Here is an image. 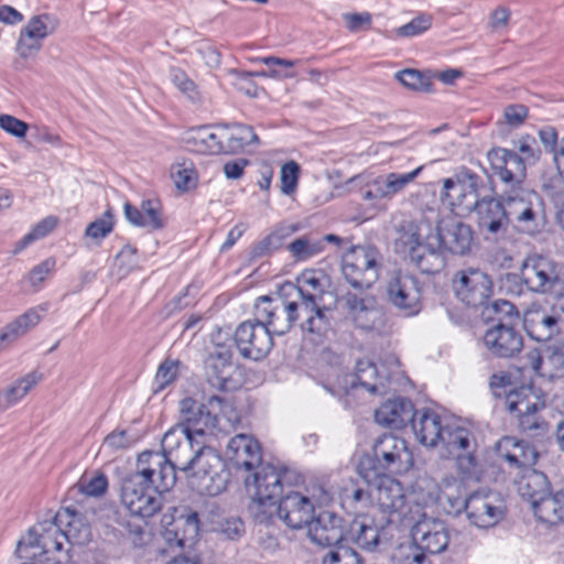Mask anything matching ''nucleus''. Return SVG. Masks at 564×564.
<instances>
[{"label": "nucleus", "instance_id": "1", "mask_svg": "<svg viewBox=\"0 0 564 564\" xmlns=\"http://www.w3.org/2000/svg\"><path fill=\"white\" fill-rule=\"evenodd\" d=\"M163 458L139 455L135 471L121 484V501L132 516L149 518L162 507L161 494L173 487L172 468L160 469Z\"/></svg>", "mask_w": 564, "mask_h": 564}, {"label": "nucleus", "instance_id": "2", "mask_svg": "<svg viewBox=\"0 0 564 564\" xmlns=\"http://www.w3.org/2000/svg\"><path fill=\"white\" fill-rule=\"evenodd\" d=\"M435 226L422 215L404 219L397 227L394 248L404 253L422 273L436 274L446 265V257L435 242Z\"/></svg>", "mask_w": 564, "mask_h": 564}, {"label": "nucleus", "instance_id": "3", "mask_svg": "<svg viewBox=\"0 0 564 564\" xmlns=\"http://www.w3.org/2000/svg\"><path fill=\"white\" fill-rule=\"evenodd\" d=\"M286 294L301 304L305 319L301 323L303 334L314 343H321L330 329L327 310L321 306L324 297L322 274L305 270L297 276L296 283L282 285Z\"/></svg>", "mask_w": 564, "mask_h": 564}, {"label": "nucleus", "instance_id": "4", "mask_svg": "<svg viewBox=\"0 0 564 564\" xmlns=\"http://www.w3.org/2000/svg\"><path fill=\"white\" fill-rule=\"evenodd\" d=\"M414 465V458L408 443L393 434H383L372 446V455L365 456L358 465V475L364 480H371L387 471L405 474Z\"/></svg>", "mask_w": 564, "mask_h": 564}, {"label": "nucleus", "instance_id": "5", "mask_svg": "<svg viewBox=\"0 0 564 564\" xmlns=\"http://www.w3.org/2000/svg\"><path fill=\"white\" fill-rule=\"evenodd\" d=\"M508 225L518 231L534 235L543 225V200L541 196L522 186L510 187L502 194Z\"/></svg>", "mask_w": 564, "mask_h": 564}, {"label": "nucleus", "instance_id": "6", "mask_svg": "<svg viewBox=\"0 0 564 564\" xmlns=\"http://www.w3.org/2000/svg\"><path fill=\"white\" fill-rule=\"evenodd\" d=\"M254 307L257 318L268 326L272 335H284L296 321L301 324L305 319L301 304L289 296L283 286L274 296L259 297Z\"/></svg>", "mask_w": 564, "mask_h": 564}, {"label": "nucleus", "instance_id": "7", "mask_svg": "<svg viewBox=\"0 0 564 564\" xmlns=\"http://www.w3.org/2000/svg\"><path fill=\"white\" fill-rule=\"evenodd\" d=\"M365 481L373 485L375 508L383 514L386 523L414 520L412 510L408 508L405 489L399 480L379 474Z\"/></svg>", "mask_w": 564, "mask_h": 564}, {"label": "nucleus", "instance_id": "8", "mask_svg": "<svg viewBox=\"0 0 564 564\" xmlns=\"http://www.w3.org/2000/svg\"><path fill=\"white\" fill-rule=\"evenodd\" d=\"M452 501V510H447L448 513H458L464 509L469 522L480 529L495 527L506 516L503 500L491 491H476L466 499H462L457 494L456 500Z\"/></svg>", "mask_w": 564, "mask_h": 564}, {"label": "nucleus", "instance_id": "9", "mask_svg": "<svg viewBox=\"0 0 564 564\" xmlns=\"http://www.w3.org/2000/svg\"><path fill=\"white\" fill-rule=\"evenodd\" d=\"M380 252L372 246H354L343 257L341 271L355 289L368 290L379 279Z\"/></svg>", "mask_w": 564, "mask_h": 564}, {"label": "nucleus", "instance_id": "10", "mask_svg": "<svg viewBox=\"0 0 564 564\" xmlns=\"http://www.w3.org/2000/svg\"><path fill=\"white\" fill-rule=\"evenodd\" d=\"M195 467L187 474L189 485L200 495L218 496L227 487L229 473L221 457L207 448L197 457Z\"/></svg>", "mask_w": 564, "mask_h": 564}, {"label": "nucleus", "instance_id": "11", "mask_svg": "<svg viewBox=\"0 0 564 564\" xmlns=\"http://www.w3.org/2000/svg\"><path fill=\"white\" fill-rule=\"evenodd\" d=\"M481 177L469 169L463 167L453 177L443 181L441 199L452 209L460 213L474 210L479 200V187Z\"/></svg>", "mask_w": 564, "mask_h": 564}, {"label": "nucleus", "instance_id": "12", "mask_svg": "<svg viewBox=\"0 0 564 564\" xmlns=\"http://www.w3.org/2000/svg\"><path fill=\"white\" fill-rule=\"evenodd\" d=\"M505 406L518 419L521 430L543 429L544 422L540 421L536 413L544 409L545 401L531 386H521L518 389L505 391Z\"/></svg>", "mask_w": 564, "mask_h": 564}, {"label": "nucleus", "instance_id": "13", "mask_svg": "<svg viewBox=\"0 0 564 564\" xmlns=\"http://www.w3.org/2000/svg\"><path fill=\"white\" fill-rule=\"evenodd\" d=\"M519 278L529 291L539 294L550 293L561 282L560 267L547 257L530 254L521 264Z\"/></svg>", "mask_w": 564, "mask_h": 564}, {"label": "nucleus", "instance_id": "14", "mask_svg": "<svg viewBox=\"0 0 564 564\" xmlns=\"http://www.w3.org/2000/svg\"><path fill=\"white\" fill-rule=\"evenodd\" d=\"M452 283L456 297L471 307L486 305L494 293L490 276L477 268H466L457 271Z\"/></svg>", "mask_w": 564, "mask_h": 564}, {"label": "nucleus", "instance_id": "15", "mask_svg": "<svg viewBox=\"0 0 564 564\" xmlns=\"http://www.w3.org/2000/svg\"><path fill=\"white\" fill-rule=\"evenodd\" d=\"M460 481L454 476H447L437 482L430 477H420L412 486V502L417 507L440 505L443 509L452 510V500H456L460 491Z\"/></svg>", "mask_w": 564, "mask_h": 564}, {"label": "nucleus", "instance_id": "16", "mask_svg": "<svg viewBox=\"0 0 564 564\" xmlns=\"http://www.w3.org/2000/svg\"><path fill=\"white\" fill-rule=\"evenodd\" d=\"M292 476L293 473L285 467L260 464L251 478L246 479V487L258 500L278 499L282 495L284 486L292 485Z\"/></svg>", "mask_w": 564, "mask_h": 564}, {"label": "nucleus", "instance_id": "17", "mask_svg": "<svg viewBox=\"0 0 564 564\" xmlns=\"http://www.w3.org/2000/svg\"><path fill=\"white\" fill-rule=\"evenodd\" d=\"M234 339L239 354L252 360L264 358L273 347L272 334L258 318L239 324Z\"/></svg>", "mask_w": 564, "mask_h": 564}, {"label": "nucleus", "instance_id": "18", "mask_svg": "<svg viewBox=\"0 0 564 564\" xmlns=\"http://www.w3.org/2000/svg\"><path fill=\"white\" fill-rule=\"evenodd\" d=\"M220 402L209 397L205 403L198 404L193 398H184L180 402V414L183 426L194 435L214 434L218 423L216 409Z\"/></svg>", "mask_w": 564, "mask_h": 564}, {"label": "nucleus", "instance_id": "19", "mask_svg": "<svg viewBox=\"0 0 564 564\" xmlns=\"http://www.w3.org/2000/svg\"><path fill=\"white\" fill-rule=\"evenodd\" d=\"M435 237L436 246L442 248L444 257L445 251L457 256L467 254L474 241L471 227L455 217H446L437 221Z\"/></svg>", "mask_w": 564, "mask_h": 564}, {"label": "nucleus", "instance_id": "20", "mask_svg": "<svg viewBox=\"0 0 564 564\" xmlns=\"http://www.w3.org/2000/svg\"><path fill=\"white\" fill-rule=\"evenodd\" d=\"M389 301L406 316L421 311L422 289L416 276L406 272H397L388 284Z\"/></svg>", "mask_w": 564, "mask_h": 564}, {"label": "nucleus", "instance_id": "21", "mask_svg": "<svg viewBox=\"0 0 564 564\" xmlns=\"http://www.w3.org/2000/svg\"><path fill=\"white\" fill-rule=\"evenodd\" d=\"M412 536L419 547L430 554H440L448 545L449 534L444 521L422 513L414 520Z\"/></svg>", "mask_w": 564, "mask_h": 564}, {"label": "nucleus", "instance_id": "22", "mask_svg": "<svg viewBox=\"0 0 564 564\" xmlns=\"http://www.w3.org/2000/svg\"><path fill=\"white\" fill-rule=\"evenodd\" d=\"M164 528L163 536L171 545L180 547L191 546L199 533V514L196 511L180 514L177 519L173 516L164 513L161 519Z\"/></svg>", "mask_w": 564, "mask_h": 564}, {"label": "nucleus", "instance_id": "23", "mask_svg": "<svg viewBox=\"0 0 564 564\" xmlns=\"http://www.w3.org/2000/svg\"><path fill=\"white\" fill-rule=\"evenodd\" d=\"M487 156L492 170L508 188L521 186L525 177V163L519 154L498 148L490 150Z\"/></svg>", "mask_w": 564, "mask_h": 564}, {"label": "nucleus", "instance_id": "24", "mask_svg": "<svg viewBox=\"0 0 564 564\" xmlns=\"http://www.w3.org/2000/svg\"><path fill=\"white\" fill-rule=\"evenodd\" d=\"M525 367L534 373L554 379L564 369V340L546 346L543 350L532 349L525 355Z\"/></svg>", "mask_w": 564, "mask_h": 564}, {"label": "nucleus", "instance_id": "25", "mask_svg": "<svg viewBox=\"0 0 564 564\" xmlns=\"http://www.w3.org/2000/svg\"><path fill=\"white\" fill-rule=\"evenodd\" d=\"M306 529L308 539L321 546H330L344 539V520L330 511L313 516Z\"/></svg>", "mask_w": 564, "mask_h": 564}, {"label": "nucleus", "instance_id": "26", "mask_svg": "<svg viewBox=\"0 0 564 564\" xmlns=\"http://www.w3.org/2000/svg\"><path fill=\"white\" fill-rule=\"evenodd\" d=\"M348 317L361 329H371L380 316L377 300L364 292H347L343 296Z\"/></svg>", "mask_w": 564, "mask_h": 564}, {"label": "nucleus", "instance_id": "27", "mask_svg": "<svg viewBox=\"0 0 564 564\" xmlns=\"http://www.w3.org/2000/svg\"><path fill=\"white\" fill-rule=\"evenodd\" d=\"M348 317L361 329H371L380 316L377 300L364 292H347L343 296Z\"/></svg>", "mask_w": 564, "mask_h": 564}, {"label": "nucleus", "instance_id": "28", "mask_svg": "<svg viewBox=\"0 0 564 564\" xmlns=\"http://www.w3.org/2000/svg\"><path fill=\"white\" fill-rule=\"evenodd\" d=\"M314 513L312 501L297 491L289 492L278 505V518L291 529L306 527Z\"/></svg>", "mask_w": 564, "mask_h": 564}, {"label": "nucleus", "instance_id": "29", "mask_svg": "<svg viewBox=\"0 0 564 564\" xmlns=\"http://www.w3.org/2000/svg\"><path fill=\"white\" fill-rule=\"evenodd\" d=\"M340 505L343 509L356 517V519L371 516L375 508L373 485L351 481L340 491Z\"/></svg>", "mask_w": 564, "mask_h": 564}, {"label": "nucleus", "instance_id": "30", "mask_svg": "<svg viewBox=\"0 0 564 564\" xmlns=\"http://www.w3.org/2000/svg\"><path fill=\"white\" fill-rule=\"evenodd\" d=\"M226 455L238 469L251 470L262 462V451L259 442L247 434L234 436L227 445Z\"/></svg>", "mask_w": 564, "mask_h": 564}, {"label": "nucleus", "instance_id": "31", "mask_svg": "<svg viewBox=\"0 0 564 564\" xmlns=\"http://www.w3.org/2000/svg\"><path fill=\"white\" fill-rule=\"evenodd\" d=\"M484 345L492 355L508 358L521 350L522 337L511 325L498 323L485 333Z\"/></svg>", "mask_w": 564, "mask_h": 564}, {"label": "nucleus", "instance_id": "32", "mask_svg": "<svg viewBox=\"0 0 564 564\" xmlns=\"http://www.w3.org/2000/svg\"><path fill=\"white\" fill-rule=\"evenodd\" d=\"M188 149L199 154H225L224 124L200 126L185 134Z\"/></svg>", "mask_w": 564, "mask_h": 564}, {"label": "nucleus", "instance_id": "33", "mask_svg": "<svg viewBox=\"0 0 564 564\" xmlns=\"http://www.w3.org/2000/svg\"><path fill=\"white\" fill-rule=\"evenodd\" d=\"M415 410L405 398H395L382 403L375 412L376 422L386 427L400 430L412 423Z\"/></svg>", "mask_w": 564, "mask_h": 564}, {"label": "nucleus", "instance_id": "34", "mask_svg": "<svg viewBox=\"0 0 564 564\" xmlns=\"http://www.w3.org/2000/svg\"><path fill=\"white\" fill-rule=\"evenodd\" d=\"M449 419H443L432 410L416 411L412 429L416 440L424 446L435 447L440 444L444 427Z\"/></svg>", "mask_w": 564, "mask_h": 564}, {"label": "nucleus", "instance_id": "35", "mask_svg": "<svg viewBox=\"0 0 564 564\" xmlns=\"http://www.w3.org/2000/svg\"><path fill=\"white\" fill-rule=\"evenodd\" d=\"M231 352L229 349L221 348L212 352L205 360V369L207 380L214 388L218 390H229L232 388V375L236 370L231 361Z\"/></svg>", "mask_w": 564, "mask_h": 564}, {"label": "nucleus", "instance_id": "36", "mask_svg": "<svg viewBox=\"0 0 564 564\" xmlns=\"http://www.w3.org/2000/svg\"><path fill=\"white\" fill-rule=\"evenodd\" d=\"M523 327L536 341H547L560 333L558 317L541 307H531L525 311Z\"/></svg>", "mask_w": 564, "mask_h": 564}, {"label": "nucleus", "instance_id": "37", "mask_svg": "<svg viewBox=\"0 0 564 564\" xmlns=\"http://www.w3.org/2000/svg\"><path fill=\"white\" fill-rule=\"evenodd\" d=\"M123 212L126 219L135 227H142L150 231L164 227L162 206L156 199H144L139 207L126 202Z\"/></svg>", "mask_w": 564, "mask_h": 564}, {"label": "nucleus", "instance_id": "38", "mask_svg": "<svg viewBox=\"0 0 564 564\" xmlns=\"http://www.w3.org/2000/svg\"><path fill=\"white\" fill-rule=\"evenodd\" d=\"M474 209L478 215V225L481 230L492 235L505 232L508 227L505 202L496 198H481Z\"/></svg>", "mask_w": 564, "mask_h": 564}, {"label": "nucleus", "instance_id": "39", "mask_svg": "<svg viewBox=\"0 0 564 564\" xmlns=\"http://www.w3.org/2000/svg\"><path fill=\"white\" fill-rule=\"evenodd\" d=\"M498 456L509 463L511 467L528 468L535 464L538 452L524 441L513 436H505L497 444Z\"/></svg>", "mask_w": 564, "mask_h": 564}, {"label": "nucleus", "instance_id": "40", "mask_svg": "<svg viewBox=\"0 0 564 564\" xmlns=\"http://www.w3.org/2000/svg\"><path fill=\"white\" fill-rule=\"evenodd\" d=\"M200 516L209 523L210 530L229 540H237L245 533V525L238 517H226L215 501H206Z\"/></svg>", "mask_w": 564, "mask_h": 564}, {"label": "nucleus", "instance_id": "41", "mask_svg": "<svg viewBox=\"0 0 564 564\" xmlns=\"http://www.w3.org/2000/svg\"><path fill=\"white\" fill-rule=\"evenodd\" d=\"M208 447L198 446L194 448V441L191 443L183 442L181 448H177L167 456L161 455L158 452H143L140 455H158L163 458L160 464V469L163 470L166 466L172 468L173 485L176 481V469L188 474L196 465V459L199 457Z\"/></svg>", "mask_w": 564, "mask_h": 564}, {"label": "nucleus", "instance_id": "42", "mask_svg": "<svg viewBox=\"0 0 564 564\" xmlns=\"http://www.w3.org/2000/svg\"><path fill=\"white\" fill-rule=\"evenodd\" d=\"M438 445H442L448 458L465 451H476L477 447L471 431L451 419L444 427Z\"/></svg>", "mask_w": 564, "mask_h": 564}, {"label": "nucleus", "instance_id": "43", "mask_svg": "<svg viewBox=\"0 0 564 564\" xmlns=\"http://www.w3.org/2000/svg\"><path fill=\"white\" fill-rule=\"evenodd\" d=\"M55 520L59 523L58 525L63 528L68 544L84 545L90 541V527L85 521L84 517L75 510L69 508L59 510L55 514Z\"/></svg>", "mask_w": 564, "mask_h": 564}, {"label": "nucleus", "instance_id": "44", "mask_svg": "<svg viewBox=\"0 0 564 564\" xmlns=\"http://www.w3.org/2000/svg\"><path fill=\"white\" fill-rule=\"evenodd\" d=\"M54 519L52 522L42 523V539L41 542V554H56V562L61 563L68 561V550L65 549V544H68V540L63 532V528L58 525Z\"/></svg>", "mask_w": 564, "mask_h": 564}, {"label": "nucleus", "instance_id": "45", "mask_svg": "<svg viewBox=\"0 0 564 564\" xmlns=\"http://www.w3.org/2000/svg\"><path fill=\"white\" fill-rule=\"evenodd\" d=\"M47 311V304H41L28 310L25 313L9 323L0 333V343L9 344L35 327Z\"/></svg>", "mask_w": 564, "mask_h": 564}, {"label": "nucleus", "instance_id": "46", "mask_svg": "<svg viewBox=\"0 0 564 564\" xmlns=\"http://www.w3.org/2000/svg\"><path fill=\"white\" fill-rule=\"evenodd\" d=\"M384 524L387 523L376 524L370 516L356 519L351 525L352 540L366 551H376L381 542Z\"/></svg>", "mask_w": 564, "mask_h": 564}, {"label": "nucleus", "instance_id": "47", "mask_svg": "<svg viewBox=\"0 0 564 564\" xmlns=\"http://www.w3.org/2000/svg\"><path fill=\"white\" fill-rule=\"evenodd\" d=\"M538 519L549 524L564 522V488L538 499L533 503Z\"/></svg>", "mask_w": 564, "mask_h": 564}, {"label": "nucleus", "instance_id": "48", "mask_svg": "<svg viewBox=\"0 0 564 564\" xmlns=\"http://www.w3.org/2000/svg\"><path fill=\"white\" fill-rule=\"evenodd\" d=\"M225 154H236L246 147L259 144L260 140L251 126L234 123L224 124Z\"/></svg>", "mask_w": 564, "mask_h": 564}, {"label": "nucleus", "instance_id": "49", "mask_svg": "<svg viewBox=\"0 0 564 564\" xmlns=\"http://www.w3.org/2000/svg\"><path fill=\"white\" fill-rule=\"evenodd\" d=\"M43 375L31 371L15 380L11 386L0 390V411H4L21 401L39 382Z\"/></svg>", "mask_w": 564, "mask_h": 564}, {"label": "nucleus", "instance_id": "50", "mask_svg": "<svg viewBox=\"0 0 564 564\" xmlns=\"http://www.w3.org/2000/svg\"><path fill=\"white\" fill-rule=\"evenodd\" d=\"M322 371L325 377L324 387L334 395L347 393L349 389L359 386L356 372L348 373L339 365L326 367Z\"/></svg>", "mask_w": 564, "mask_h": 564}, {"label": "nucleus", "instance_id": "51", "mask_svg": "<svg viewBox=\"0 0 564 564\" xmlns=\"http://www.w3.org/2000/svg\"><path fill=\"white\" fill-rule=\"evenodd\" d=\"M286 249L294 260L307 261L323 252V240L313 234H307L288 243Z\"/></svg>", "mask_w": 564, "mask_h": 564}, {"label": "nucleus", "instance_id": "52", "mask_svg": "<svg viewBox=\"0 0 564 564\" xmlns=\"http://www.w3.org/2000/svg\"><path fill=\"white\" fill-rule=\"evenodd\" d=\"M422 170L423 165L408 173L391 172L379 177L381 183L379 195H386V198H392L400 194L409 184L414 182V180L421 174Z\"/></svg>", "mask_w": 564, "mask_h": 564}, {"label": "nucleus", "instance_id": "53", "mask_svg": "<svg viewBox=\"0 0 564 564\" xmlns=\"http://www.w3.org/2000/svg\"><path fill=\"white\" fill-rule=\"evenodd\" d=\"M355 372L358 384L370 393H382L384 391V379L379 375V370L373 362L369 360H358Z\"/></svg>", "mask_w": 564, "mask_h": 564}, {"label": "nucleus", "instance_id": "54", "mask_svg": "<svg viewBox=\"0 0 564 564\" xmlns=\"http://www.w3.org/2000/svg\"><path fill=\"white\" fill-rule=\"evenodd\" d=\"M549 487L546 476L535 469H527L520 481L521 494L529 497L532 506L535 500L550 492Z\"/></svg>", "mask_w": 564, "mask_h": 564}, {"label": "nucleus", "instance_id": "55", "mask_svg": "<svg viewBox=\"0 0 564 564\" xmlns=\"http://www.w3.org/2000/svg\"><path fill=\"white\" fill-rule=\"evenodd\" d=\"M456 460L458 474L465 480L479 481L481 477V468L475 456V451H465L452 456Z\"/></svg>", "mask_w": 564, "mask_h": 564}, {"label": "nucleus", "instance_id": "56", "mask_svg": "<svg viewBox=\"0 0 564 564\" xmlns=\"http://www.w3.org/2000/svg\"><path fill=\"white\" fill-rule=\"evenodd\" d=\"M42 523L29 529L25 535L17 543V554L22 558L34 557L41 554Z\"/></svg>", "mask_w": 564, "mask_h": 564}, {"label": "nucleus", "instance_id": "57", "mask_svg": "<svg viewBox=\"0 0 564 564\" xmlns=\"http://www.w3.org/2000/svg\"><path fill=\"white\" fill-rule=\"evenodd\" d=\"M57 28V20L51 14H40L32 17L26 25L24 26V31L33 37L43 41L46 36L52 34Z\"/></svg>", "mask_w": 564, "mask_h": 564}, {"label": "nucleus", "instance_id": "58", "mask_svg": "<svg viewBox=\"0 0 564 564\" xmlns=\"http://www.w3.org/2000/svg\"><path fill=\"white\" fill-rule=\"evenodd\" d=\"M191 443L194 441V434L189 433L182 424L171 427L162 438L161 455L167 456L177 448H181L183 442Z\"/></svg>", "mask_w": 564, "mask_h": 564}, {"label": "nucleus", "instance_id": "59", "mask_svg": "<svg viewBox=\"0 0 564 564\" xmlns=\"http://www.w3.org/2000/svg\"><path fill=\"white\" fill-rule=\"evenodd\" d=\"M212 398H216L220 402V406L216 409L218 423L215 426V432H226L235 429L240 422V415L236 408L225 398L218 395Z\"/></svg>", "mask_w": 564, "mask_h": 564}, {"label": "nucleus", "instance_id": "60", "mask_svg": "<svg viewBox=\"0 0 564 564\" xmlns=\"http://www.w3.org/2000/svg\"><path fill=\"white\" fill-rule=\"evenodd\" d=\"M278 505L276 499L258 500L256 497H252L249 511L257 523L271 524L274 518L278 517Z\"/></svg>", "mask_w": 564, "mask_h": 564}, {"label": "nucleus", "instance_id": "61", "mask_svg": "<svg viewBox=\"0 0 564 564\" xmlns=\"http://www.w3.org/2000/svg\"><path fill=\"white\" fill-rule=\"evenodd\" d=\"M296 229L297 227L295 225H286L279 227L254 247L253 253L256 256H263L264 253L271 250L280 248L282 246L283 240L290 237L293 232H295Z\"/></svg>", "mask_w": 564, "mask_h": 564}, {"label": "nucleus", "instance_id": "62", "mask_svg": "<svg viewBox=\"0 0 564 564\" xmlns=\"http://www.w3.org/2000/svg\"><path fill=\"white\" fill-rule=\"evenodd\" d=\"M115 227L113 215L108 208L100 218L91 221L85 229V236L100 242L104 240Z\"/></svg>", "mask_w": 564, "mask_h": 564}, {"label": "nucleus", "instance_id": "63", "mask_svg": "<svg viewBox=\"0 0 564 564\" xmlns=\"http://www.w3.org/2000/svg\"><path fill=\"white\" fill-rule=\"evenodd\" d=\"M170 79L172 84L193 102L200 100V94L195 83L178 67L170 69Z\"/></svg>", "mask_w": 564, "mask_h": 564}, {"label": "nucleus", "instance_id": "64", "mask_svg": "<svg viewBox=\"0 0 564 564\" xmlns=\"http://www.w3.org/2000/svg\"><path fill=\"white\" fill-rule=\"evenodd\" d=\"M322 564H362V560L355 550L339 546L329 551Z\"/></svg>", "mask_w": 564, "mask_h": 564}]
</instances>
